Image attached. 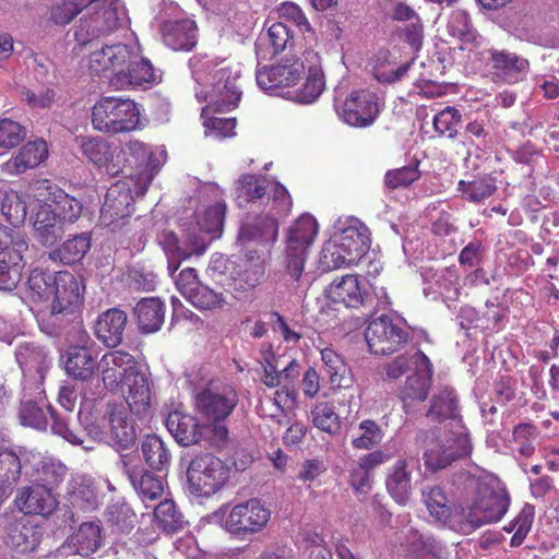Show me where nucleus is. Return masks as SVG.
<instances>
[{
  "mask_svg": "<svg viewBox=\"0 0 559 559\" xmlns=\"http://www.w3.org/2000/svg\"><path fill=\"white\" fill-rule=\"evenodd\" d=\"M413 63L414 61H411L394 69L391 53L388 50H381L372 59V70L378 81L394 83L405 76Z\"/></svg>",
  "mask_w": 559,
  "mask_h": 559,
  "instance_id": "54",
  "label": "nucleus"
},
{
  "mask_svg": "<svg viewBox=\"0 0 559 559\" xmlns=\"http://www.w3.org/2000/svg\"><path fill=\"white\" fill-rule=\"evenodd\" d=\"M189 301L198 309L213 310L226 305V297L223 293L216 292L211 287L200 284L197 290L191 295Z\"/></svg>",
  "mask_w": 559,
  "mask_h": 559,
  "instance_id": "61",
  "label": "nucleus"
},
{
  "mask_svg": "<svg viewBox=\"0 0 559 559\" xmlns=\"http://www.w3.org/2000/svg\"><path fill=\"white\" fill-rule=\"evenodd\" d=\"M338 118L355 128L371 126L379 114L378 98L368 90L350 92L342 104H335Z\"/></svg>",
  "mask_w": 559,
  "mask_h": 559,
  "instance_id": "23",
  "label": "nucleus"
},
{
  "mask_svg": "<svg viewBox=\"0 0 559 559\" xmlns=\"http://www.w3.org/2000/svg\"><path fill=\"white\" fill-rule=\"evenodd\" d=\"M427 416L448 420L443 433L432 440L424 453L427 468H444L454 460L471 453V441L465 426L457 416V401L452 389L442 388L433 395Z\"/></svg>",
  "mask_w": 559,
  "mask_h": 559,
  "instance_id": "5",
  "label": "nucleus"
},
{
  "mask_svg": "<svg viewBox=\"0 0 559 559\" xmlns=\"http://www.w3.org/2000/svg\"><path fill=\"white\" fill-rule=\"evenodd\" d=\"M14 354L22 372V391L37 396L44 393V381L52 367L49 352L37 343L23 342L16 346Z\"/></svg>",
  "mask_w": 559,
  "mask_h": 559,
  "instance_id": "19",
  "label": "nucleus"
},
{
  "mask_svg": "<svg viewBox=\"0 0 559 559\" xmlns=\"http://www.w3.org/2000/svg\"><path fill=\"white\" fill-rule=\"evenodd\" d=\"M91 248V238L82 234L68 239L60 248L49 253V259L64 264L75 263L84 258Z\"/></svg>",
  "mask_w": 559,
  "mask_h": 559,
  "instance_id": "53",
  "label": "nucleus"
},
{
  "mask_svg": "<svg viewBox=\"0 0 559 559\" xmlns=\"http://www.w3.org/2000/svg\"><path fill=\"white\" fill-rule=\"evenodd\" d=\"M293 35L284 22L270 25L265 35L260 36L255 44L257 58L267 59L281 51L292 41Z\"/></svg>",
  "mask_w": 559,
  "mask_h": 559,
  "instance_id": "44",
  "label": "nucleus"
},
{
  "mask_svg": "<svg viewBox=\"0 0 559 559\" xmlns=\"http://www.w3.org/2000/svg\"><path fill=\"white\" fill-rule=\"evenodd\" d=\"M226 204L217 200L215 204L199 211L185 229V240L180 241L173 231H164L159 243L167 257L168 273L173 276L183 260L191 255H202L210 242L221 237Z\"/></svg>",
  "mask_w": 559,
  "mask_h": 559,
  "instance_id": "6",
  "label": "nucleus"
},
{
  "mask_svg": "<svg viewBox=\"0 0 559 559\" xmlns=\"http://www.w3.org/2000/svg\"><path fill=\"white\" fill-rule=\"evenodd\" d=\"M229 479L228 466L211 453L195 455L186 472V491L194 498H210Z\"/></svg>",
  "mask_w": 559,
  "mask_h": 559,
  "instance_id": "12",
  "label": "nucleus"
},
{
  "mask_svg": "<svg viewBox=\"0 0 559 559\" xmlns=\"http://www.w3.org/2000/svg\"><path fill=\"white\" fill-rule=\"evenodd\" d=\"M371 245L368 227L353 216L340 217L333 225L330 239L323 245L319 258L322 271L357 265Z\"/></svg>",
  "mask_w": 559,
  "mask_h": 559,
  "instance_id": "7",
  "label": "nucleus"
},
{
  "mask_svg": "<svg viewBox=\"0 0 559 559\" xmlns=\"http://www.w3.org/2000/svg\"><path fill=\"white\" fill-rule=\"evenodd\" d=\"M28 242L21 230L11 229L0 224V290H13L24 267L23 254Z\"/></svg>",
  "mask_w": 559,
  "mask_h": 559,
  "instance_id": "20",
  "label": "nucleus"
},
{
  "mask_svg": "<svg viewBox=\"0 0 559 559\" xmlns=\"http://www.w3.org/2000/svg\"><path fill=\"white\" fill-rule=\"evenodd\" d=\"M461 112L454 107H445L433 117L435 130L440 135L453 139L457 134V126L461 122Z\"/></svg>",
  "mask_w": 559,
  "mask_h": 559,
  "instance_id": "62",
  "label": "nucleus"
},
{
  "mask_svg": "<svg viewBox=\"0 0 559 559\" xmlns=\"http://www.w3.org/2000/svg\"><path fill=\"white\" fill-rule=\"evenodd\" d=\"M39 540V531L34 525H31L24 516H21L8 527L7 544L22 554L34 551Z\"/></svg>",
  "mask_w": 559,
  "mask_h": 559,
  "instance_id": "47",
  "label": "nucleus"
},
{
  "mask_svg": "<svg viewBox=\"0 0 559 559\" xmlns=\"http://www.w3.org/2000/svg\"><path fill=\"white\" fill-rule=\"evenodd\" d=\"M154 518L165 532H176L183 525L181 513L177 510L175 502L169 499H165L155 507Z\"/></svg>",
  "mask_w": 559,
  "mask_h": 559,
  "instance_id": "59",
  "label": "nucleus"
},
{
  "mask_svg": "<svg viewBox=\"0 0 559 559\" xmlns=\"http://www.w3.org/2000/svg\"><path fill=\"white\" fill-rule=\"evenodd\" d=\"M87 67L92 73L107 76L115 90L148 88L160 81L158 70L142 56L136 40L94 49L88 56Z\"/></svg>",
  "mask_w": 559,
  "mask_h": 559,
  "instance_id": "3",
  "label": "nucleus"
},
{
  "mask_svg": "<svg viewBox=\"0 0 559 559\" xmlns=\"http://www.w3.org/2000/svg\"><path fill=\"white\" fill-rule=\"evenodd\" d=\"M166 427L175 440L183 447L195 444L202 439L211 441L210 427L201 425L194 416L179 409L168 414Z\"/></svg>",
  "mask_w": 559,
  "mask_h": 559,
  "instance_id": "32",
  "label": "nucleus"
},
{
  "mask_svg": "<svg viewBox=\"0 0 559 559\" xmlns=\"http://www.w3.org/2000/svg\"><path fill=\"white\" fill-rule=\"evenodd\" d=\"M127 324L124 311L112 308L103 312L94 326L96 337L107 347H117L122 341Z\"/></svg>",
  "mask_w": 559,
  "mask_h": 559,
  "instance_id": "41",
  "label": "nucleus"
},
{
  "mask_svg": "<svg viewBox=\"0 0 559 559\" xmlns=\"http://www.w3.org/2000/svg\"><path fill=\"white\" fill-rule=\"evenodd\" d=\"M90 337L81 333L79 344L67 349L66 370L75 379L87 380L96 370V365L88 346Z\"/></svg>",
  "mask_w": 559,
  "mask_h": 559,
  "instance_id": "39",
  "label": "nucleus"
},
{
  "mask_svg": "<svg viewBox=\"0 0 559 559\" xmlns=\"http://www.w3.org/2000/svg\"><path fill=\"white\" fill-rule=\"evenodd\" d=\"M48 157V145L41 140L29 141L3 164V170L10 175H20L36 168Z\"/></svg>",
  "mask_w": 559,
  "mask_h": 559,
  "instance_id": "38",
  "label": "nucleus"
},
{
  "mask_svg": "<svg viewBox=\"0 0 559 559\" xmlns=\"http://www.w3.org/2000/svg\"><path fill=\"white\" fill-rule=\"evenodd\" d=\"M55 273L45 272L40 269L31 271L27 280L20 288L21 299L29 306L32 310L47 309L51 298V285Z\"/></svg>",
  "mask_w": 559,
  "mask_h": 559,
  "instance_id": "36",
  "label": "nucleus"
},
{
  "mask_svg": "<svg viewBox=\"0 0 559 559\" xmlns=\"http://www.w3.org/2000/svg\"><path fill=\"white\" fill-rule=\"evenodd\" d=\"M237 402V393L230 386L209 388L197 395L195 406L207 420L205 426L210 427L213 444L219 445L227 440L228 429L225 419L230 415Z\"/></svg>",
  "mask_w": 559,
  "mask_h": 559,
  "instance_id": "13",
  "label": "nucleus"
},
{
  "mask_svg": "<svg viewBox=\"0 0 559 559\" xmlns=\"http://www.w3.org/2000/svg\"><path fill=\"white\" fill-rule=\"evenodd\" d=\"M237 199L240 205L242 201L252 203L253 211L263 206L260 214L241 225L238 239L245 242H275L278 221L288 215L293 205L286 188L262 176L245 175L238 180Z\"/></svg>",
  "mask_w": 559,
  "mask_h": 559,
  "instance_id": "2",
  "label": "nucleus"
},
{
  "mask_svg": "<svg viewBox=\"0 0 559 559\" xmlns=\"http://www.w3.org/2000/svg\"><path fill=\"white\" fill-rule=\"evenodd\" d=\"M81 153L97 168L109 175L119 174L121 156L119 146L100 136H82L78 139Z\"/></svg>",
  "mask_w": 559,
  "mask_h": 559,
  "instance_id": "30",
  "label": "nucleus"
},
{
  "mask_svg": "<svg viewBox=\"0 0 559 559\" xmlns=\"http://www.w3.org/2000/svg\"><path fill=\"white\" fill-rule=\"evenodd\" d=\"M22 404L19 413L20 421L24 426L32 427L37 430H44L52 420L51 429L56 435L61 436L68 442L82 445L85 450H92V444H86L85 439L71 430L66 421L56 418L51 407L46 403L45 392L40 395L25 394L22 391Z\"/></svg>",
  "mask_w": 559,
  "mask_h": 559,
  "instance_id": "17",
  "label": "nucleus"
},
{
  "mask_svg": "<svg viewBox=\"0 0 559 559\" xmlns=\"http://www.w3.org/2000/svg\"><path fill=\"white\" fill-rule=\"evenodd\" d=\"M484 58L488 61L496 80L513 84L525 75L528 62L526 59L507 50L489 49Z\"/></svg>",
  "mask_w": 559,
  "mask_h": 559,
  "instance_id": "33",
  "label": "nucleus"
},
{
  "mask_svg": "<svg viewBox=\"0 0 559 559\" xmlns=\"http://www.w3.org/2000/svg\"><path fill=\"white\" fill-rule=\"evenodd\" d=\"M119 174L132 178L136 195H143L159 167L160 159L144 143L131 140L120 147Z\"/></svg>",
  "mask_w": 559,
  "mask_h": 559,
  "instance_id": "18",
  "label": "nucleus"
},
{
  "mask_svg": "<svg viewBox=\"0 0 559 559\" xmlns=\"http://www.w3.org/2000/svg\"><path fill=\"white\" fill-rule=\"evenodd\" d=\"M384 437L382 428L373 420L365 419L357 428V435L353 437L352 445L358 450H370L379 445Z\"/></svg>",
  "mask_w": 559,
  "mask_h": 559,
  "instance_id": "56",
  "label": "nucleus"
},
{
  "mask_svg": "<svg viewBox=\"0 0 559 559\" xmlns=\"http://www.w3.org/2000/svg\"><path fill=\"white\" fill-rule=\"evenodd\" d=\"M236 265L237 263L231 259L215 253L211 258L209 271L222 285L233 287L234 281H236Z\"/></svg>",
  "mask_w": 559,
  "mask_h": 559,
  "instance_id": "60",
  "label": "nucleus"
},
{
  "mask_svg": "<svg viewBox=\"0 0 559 559\" xmlns=\"http://www.w3.org/2000/svg\"><path fill=\"white\" fill-rule=\"evenodd\" d=\"M271 509L259 499H249L231 508L222 507L215 514L221 526L231 535L245 536L259 534L271 520Z\"/></svg>",
  "mask_w": 559,
  "mask_h": 559,
  "instance_id": "15",
  "label": "nucleus"
},
{
  "mask_svg": "<svg viewBox=\"0 0 559 559\" xmlns=\"http://www.w3.org/2000/svg\"><path fill=\"white\" fill-rule=\"evenodd\" d=\"M140 123V108L130 98L105 96L92 109V124L100 132H130Z\"/></svg>",
  "mask_w": 559,
  "mask_h": 559,
  "instance_id": "14",
  "label": "nucleus"
},
{
  "mask_svg": "<svg viewBox=\"0 0 559 559\" xmlns=\"http://www.w3.org/2000/svg\"><path fill=\"white\" fill-rule=\"evenodd\" d=\"M402 546L414 557V559H444L443 546L436 539L425 538L418 531L407 528L404 533Z\"/></svg>",
  "mask_w": 559,
  "mask_h": 559,
  "instance_id": "46",
  "label": "nucleus"
},
{
  "mask_svg": "<svg viewBox=\"0 0 559 559\" xmlns=\"http://www.w3.org/2000/svg\"><path fill=\"white\" fill-rule=\"evenodd\" d=\"M142 454L146 464L155 471L167 469L171 462V454L165 442L157 436H146L142 441Z\"/></svg>",
  "mask_w": 559,
  "mask_h": 559,
  "instance_id": "50",
  "label": "nucleus"
},
{
  "mask_svg": "<svg viewBox=\"0 0 559 559\" xmlns=\"http://www.w3.org/2000/svg\"><path fill=\"white\" fill-rule=\"evenodd\" d=\"M106 520L118 533H129L136 523V515L127 503H114L107 508Z\"/></svg>",
  "mask_w": 559,
  "mask_h": 559,
  "instance_id": "57",
  "label": "nucleus"
},
{
  "mask_svg": "<svg viewBox=\"0 0 559 559\" xmlns=\"http://www.w3.org/2000/svg\"><path fill=\"white\" fill-rule=\"evenodd\" d=\"M306 67V81L294 91L293 99L297 103L309 105L314 103L325 87V79L321 68V57L313 48H305L302 51Z\"/></svg>",
  "mask_w": 559,
  "mask_h": 559,
  "instance_id": "31",
  "label": "nucleus"
},
{
  "mask_svg": "<svg viewBox=\"0 0 559 559\" xmlns=\"http://www.w3.org/2000/svg\"><path fill=\"white\" fill-rule=\"evenodd\" d=\"M246 259L241 264L236 265V281L233 288L235 290H249L257 287L265 273V253L269 247L274 242L260 243L257 240L240 241Z\"/></svg>",
  "mask_w": 559,
  "mask_h": 559,
  "instance_id": "25",
  "label": "nucleus"
},
{
  "mask_svg": "<svg viewBox=\"0 0 559 559\" xmlns=\"http://www.w3.org/2000/svg\"><path fill=\"white\" fill-rule=\"evenodd\" d=\"M25 136L26 130L19 122L9 118L0 119V147H15Z\"/></svg>",
  "mask_w": 559,
  "mask_h": 559,
  "instance_id": "63",
  "label": "nucleus"
},
{
  "mask_svg": "<svg viewBox=\"0 0 559 559\" xmlns=\"http://www.w3.org/2000/svg\"><path fill=\"white\" fill-rule=\"evenodd\" d=\"M129 478L144 503L160 498L165 490V481L148 472H129Z\"/></svg>",
  "mask_w": 559,
  "mask_h": 559,
  "instance_id": "51",
  "label": "nucleus"
},
{
  "mask_svg": "<svg viewBox=\"0 0 559 559\" xmlns=\"http://www.w3.org/2000/svg\"><path fill=\"white\" fill-rule=\"evenodd\" d=\"M535 429L528 424H520L514 427L513 440L514 451H518L520 455L530 457L535 451Z\"/></svg>",
  "mask_w": 559,
  "mask_h": 559,
  "instance_id": "64",
  "label": "nucleus"
},
{
  "mask_svg": "<svg viewBox=\"0 0 559 559\" xmlns=\"http://www.w3.org/2000/svg\"><path fill=\"white\" fill-rule=\"evenodd\" d=\"M100 527L97 523H82L79 530L59 548L61 556H88L100 545Z\"/></svg>",
  "mask_w": 559,
  "mask_h": 559,
  "instance_id": "40",
  "label": "nucleus"
},
{
  "mask_svg": "<svg viewBox=\"0 0 559 559\" xmlns=\"http://www.w3.org/2000/svg\"><path fill=\"white\" fill-rule=\"evenodd\" d=\"M423 501L437 522L445 524L452 515V506L444 490L439 486L427 487L423 490Z\"/></svg>",
  "mask_w": 559,
  "mask_h": 559,
  "instance_id": "52",
  "label": "nucleus"
},
{
  "mask_svg": "<svg viewBox=\"0 0 559 559\" xmlns=\"http://www.w3.org/2000/svg\"><path fill=\"white\" fill-rule=\"evenodd\" d=\"M329 300L342 304L347 308H359L369 302L366 281L356 275L347 274L335 278L324 290Z\"/></svg>",
  "mask_w": 559,
  "mask_h": 559,
  "instance_id": "29",
  "label": "nucleus"
},
{
  "mask_svg": "<svg viewBox=\"0 0 559 559\" xmlns=\"http://www.w3.org/2000/svg\"><path fill=\"white\" fill-rule=\"evenodd\" d=\"M27 198L35 237L44 246H52L61 239L64 227L74 224L82 214L81 201L48 179L33 181L27 188Z\"/></svg>",
  "mask_w": 559,
  "mask_h": 559,
  "instance_id": "4",
  "label": "nucleus"
},
{
  "mask_svg": "<svg viewBox=\"0 0 559 559\" xmlns=\"http://www.w3.org/2000/svg\"><path fill=\"white\" fill-rule=\"evenodd\" d=\"M67 496L74 508L83 511L94 509L96 490L93 479L86 475H73L67 485Z\"/></svg>",
  "mask_w": 559,
  "mask_h": 559,
  "instance_id": "48",
  "label": "nucleus"
},
{
  "mask_svg": "<svg viewBox=\"0 0 559 559\" xmlns=\"http://www.w3.org/2000/svg\"><path fill=\"white\" fill-rule=\"evenodd\" d=\"M140 369L136 359L121 349L105 353L96 364V371L109 392H117Z\"/></svg>",
  "mask_w": 559,
  "mask_h": 559,
  "instance_id": "24",
  "label": "nucleus"
},
{
  "mask_svg": "<svg viewBox=\"0 0 559 559\" xmlns=\"http://www.w3.org/2000/svg\"><path fill=\"white\" fill-rule=\"evenodd\" d=\"M474 497L463 509L466 521L473 526H481L500 521L510 506V497L502 483L492 475L469 480Z\"/></svg>",
  "mask_w": 559,
  "mask_h": 559,
  "instance_id": "9",
  "label": "nucleus"
},
{
  "mask_svg": "<svg viewBox=\"0 0 559 559\" xmlns=\"http://www.w3.org/2000/svg\"><path fill=\"white\" fill-rule=\"evenodd\" d=\"M424 293L432 299L442 298L444 302L459 298V274L454 269H444L436 273L431 281L425 283Z\"/></svg>",
  "mask_w": 559,
  "mask_h": 559,
  "instance_id": "45",
  "label": "nucleus"
},
{
  "mask_svg": "<svg viewBox=\"0 0 559 559\" xmlns=\"http://www.w3.org/2000/svg\"><path fill=\"white\" fill-rule=\"evenodd\" d=\"M84 11L74 33L80 45L106 36L128 23L127 11L120 0H87Z\"/></svg>",
  "mask_w": 559,
  "mask_h": 559,
  "instance_id": "11",
  "label": "nucleus"
},
{
  "mask_svg": "<svg viewBox=\"0 0 559 559\" xmlns=\"http://www.w3.org/2000/svg\"><path fill=\"white\" fill-rule=\"evenodd\" d=\"M118 391H121L127 408L133 415L141 417L147 414L152 403V389L146 371L138 370Z\"/></svg>",
  "mask_w": 559,
  "mask_h": 559,
  "instance_id": "34",
  "label": "nucleus"
},
{
  "mask_svg": "<svg viewBox=\"0 0 559 559\" xmlns=\"http://www.w3.org/2000/svg\"><path fill=\"white\" fill-rule=\"evenodd\" d=\"M413 460L402 459L396 461L388 472L386 489L391 497L400 504H406L412 495V467Z\"/></svg>",
  "mask_w": 559,
  "mask_h": 559,
  "instance_id": "42",
  "label": "nucleus"
},
{
  "mask_svg": "<svg viewBox=\"0 0 559 559\" xmlns=\"http://www.w3.org/2000/svg\"><path fill=\"white\" fill-rule=\"evenodd\" d=\"M365 338L371 353L388 355L406 342L407 332L401 322H394L386 316L372 320L365 331Z\"/></svg>",
  "mask_w": 559,
  "mask_h": 559,
  "instance_id": "27",
  "label": "nucleus"
},
{
  "mask_svg": "<svg viewBox=\"0 0 559 559\" xmlns=\"http://www.w3.org/2000/svg\"><path fill=\"white\" fill-rule=\"evenodd\" d=\"M123 403H99L88 415L81 412L86 435L94 442L107 443L126 449L138 437L135 425Z\"/></svg>",
  "mask_w": 559,
  "mask_h": 559,
  "instance_id": "8",
  "label": "nucleus"
},
{
  "mask_svg": "<svg viewBox=\"0 0 559 559\" xmlns=\"http://www.w3.org/2000/svg\"><path fill=\"white\" fill-rule=\"evenodd\" d=\"M310 417L313 426L321 431L335 435L340 430L338 415L329 403H317L311 409Z\"/></svg>",
  "mask_w": 559,
  "mask_h": 559,
  "instance_id": "58",
  "label": "nucleus"
},
{
  "mask_svg": "<svg viewBox=\"0 0 559 559\" xmlns=\"http://www.w3.org/2000/svg\"><path fill=\"white\" fill-rule=\"evenodd\" d=\"M15 504L24 514L47 516L55 511L57 500L49 488L34 483L19 492Z\"/></svg>",
  "mask_w": 559,
  "mask_h": 559,
  "instance_id": "37",
  "label": "nucleus"
},
{
  "mask_svg": "<svg viewBox=\"0 0 559 559\" xmlns=\"http://www.w3.org/2000/svg\"><path fill=\"white\" fill-rule=\"evenodd\" d=\"M316 218L304 214L294 221L285 231L284 265L295 280L301 276L309 250L318 235Z\"/></svg>",
  "mask_w": 559,
  "mask_h": 559,
  "instance_id": "16",
  "label": "nucleus"
},
{
  "mask_svg": "<svg viewBox=\"0 0 559 559\" xmlns=\"http://www.w3.org/2000/svg\"><path fill=\"white\" fill-rule=\"evenodd\" d=\"M134 312L139 328L144 333H153L160 329L165 319V306L159 298L150 297L141 299Z\"/></svg>",
  "mask_w": 559,
  "mask_h": 559,
  "instance_id": "49",
  "label": "nucleus"
},
{
  "mask_svg": "<svg viewBox=\"0 0 559 559\" xmlns=\"http://www.w3.org/2000/svg\"><path fill=\"white\" fill-rule=\"evenodd\" d=\"M27 207L32 209L27 191L21 197L9 182L0 180V211L12 226L17 227L24 223Z\"/></svg>",
  "mask_w": 559,
  "mask_h": 559,
  "instance_id": "43",
  "label": "nucleus"
},
{
  "mask_svg": "<svg viewBox=\"0 0 559 559\" xmlns=\"http://www.w3.org/2000/svg\"><path fill=\"white\" fill-rule=\"evenodd\" d=\"M51 285V298L47 310L52 314L72 312L83 300V283L68 271L55 273Z\"/></svg>",
  "mask_w": 559,
  "mask_h": 559,
  "instance_id": "28",
  "label": "nucleus"
},
{
  "mask_svg": "<svg viewBox=\"0 0 559 559\" xmlns=\"http://www.w3.org/2000/svg\"><path fill=\"white\" fill-rule=\"evenodd\" d=\"M408 372L404 385L399 390V396L403 401L405 409L413 402L426 400L430 389L432 365L423 352L414 350L396 357L386 368V374L392 379H397Z\"/></svg>",
  "mask_w": 559,
  "mask_h": 559,
  "instance_id": "10",
  "label": "nucleus"
},
{
  "mask_svg": "<svg viewBox=\"0 0 559 559\" xmlns=\"http://www.w3.org/2000/svg\"><path fill=\"white\" fill-rule=\"evenodd\" d=\"M134 180L122 178L114 183L106 193L100 209V222L105 226H120L133 212Z\"/></svg>",
  "mask_w": 559,
  "mask_h": 559,
  "instance_id": "26",
  "label": "nucleus"
},
{
  "mask_svg": "<svg viewBox=\"0 0 559 559\" xmlns=\"http://www.w3.org/2000/svg\"><path fill=\"white\" fill-rule=\"evenodd\" d=\"M321 360L332 384L348 388L352 384L350 371L345 361L334 349L325 347L321 349Z\"/></svg>",
  "mask_w": 559,
  "mask_h": 559,
  "instance_id": "55",
  "label": "nucleus"
},
{
  "mask_svg": "<svg viewBox=\"0 0 559 559\" xmlns=\"http://www.w3.org/2000/svg\"><path fill=\"white\" fill-rule=\"evenodd\" d=\"M190 68L197 84L195 97L199 102L207 103L201 114L205 134L217 139L234 135L235 119L211 118L207 115L211 110L224 112L238 106L242 95L238 83L239 66L198 55L190 59Z\"/></svg>",
  "mask_w": 559,
  "mask_h": 559,
  "instance_id": "1",
  "label": "nucleus"
},
{
  "mask_svg": "<svg viewBox=\"0 0 559 559\" xmlns=\"http://www.w3.org/2000/svg\"><path fill=\"white\" fill-rule=\"evenodd\" d=\"M24 461L27 462L28 469L26 477L50 490L58 486L67 474L66 465L59 460L41 457L38 453L25 452Z\"/></svg>",
  "mask_w": 559,
  "mask_h": 559,
  "instance_id": "35",
  "label": "nucleus"
},
{
  "mask_svg": "<svg viewBox=\"0 0 559 559\" xmlns=\"http://www.w3.org/2000/svg\"><path fill=\"white\" fill-rule=\"evenodd\" d=\"M150 5L156 17L162 21V38L173 50H190L197 44V24L191 19L167 21L175 15L178 8L170 0H150Z\"/></svg>",
  "mask_w": 559,
  "mask_h": 559,
  "instance_id": "21",
  "label": "nucleus"
},
{
  "mask_svg": "<svg viewBox=\"0 0 559 559\" xmlns=\"http://www.w3.org/2000/svg\"><path fill=\"white\" fill-rule=\"evenodd\" d=\"M305 48L312 47L299 43L294 56L285 57L274 66L259 68L255 75L259 87L264 91H272L276 87L295 85L301 74L306 72L302 56Z\"/></svg>",
  "mask_w": 559,
  "mask_h": 559,
  "instance_id": "22",
  "label": "nucleus"
}]
</instances>
